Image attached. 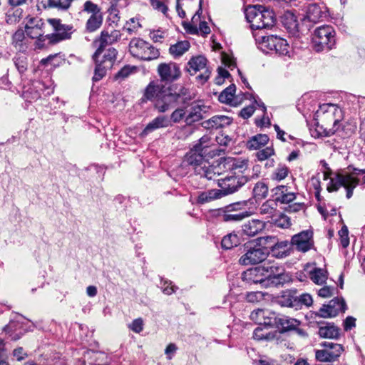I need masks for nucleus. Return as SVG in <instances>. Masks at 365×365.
<instances>
[{"label": "nucleus", "mask_w": 365, "mask_h": 365, "mask_svg": "<svg viewBox=\"0 0 365 365\" xmlns=\"http://www.w3.org/2000/svg\"><path fill=\"white\" fill-rule=\"evenodd\" d=\"M221 164L228 174L217 180L220 189H212L200 193L197 197L198 203L204 204L233 194L248 182L249 178L244 175L247 169V160L227 158Z\"/></svg>", "instance_id": "1"}, {"label": "nucleus", "mask_w": 365, "mask_h": 365, "mask_svg": "<svg viewBox=\"0 0 365 365\" xmlns=\"http://www.w3.org/2000/svg\"><path fill=\"white\" fill-rule=\"evenodd\" d=\"M365 187V169H359L349 165L346 170L337 173L330 178L327 185L329 192L337 191L341 187L346 189V197L349 199L353 195V190L357 186Z\"/></svg>", "instance_id": "2"}, {"label": "nucleus", "mask_w": 365, "mask_h": 365, "mask_svg": "<svg viewBox=\"0 0 365 365\" xmlns=\"http://www.w3.org/2000/svg\"><path fill=\"white\" fill-rule=\"evenodd\" d=\"M192 98L190 90L180 84L165 85L159 98L155 102V108L160 113H165L178 104L189 105Z\"/></svg>", "instance_id": "3"}, {"label": "nucleus", "mask_w": 365, "mask_h": 365, "mask_svg": "<svg viewBox=\"0 0 365 365\" xmlns=\"http://www.w3.org/2000/svg\"><path fill=\"white\" fill-rule=\"evenodd\" d=\"M343 116L342 110L333 103L320 105L314 114L315 119L327 126L324 128L325 136H331L339 130Z\"/></svg>", "instance_id": "4"}, {"label": "nucleus", "mask_w": 365, "mask_h": 365, "mask_svg": "<svg viewBox=\"0 0 365 365\" xmlns=\"http://www.w3.org/2000/svg\"><path fill=\"white\" fill-rule=\"evenodd\" d=\"M245 14L253 30L270 29L275 24L274 11L262 5L249 6L245 9Z\"/></svg>", "instance_id": "5"}, {"label": "nucleus", "mask_w": 365, "mask_h": 365, "mask_svg": "<svg viewBox=\"0 0 365 365\" xmlns=\"http://www.w3.org/2000/svg\"><path fill=\"white\" fill-rule=\"evenodd\" d=\"M336 32L329 25L317 27L312 35V47L317 52L331 50L336 44Z\"/></svg>", "instance_id": "6"}, {"label": "nucleus", "mask_w": 365, "mask_h": 365, "mask_svg": "<svg viewBox=\"0 0 365 365\" xmlns=\"http://www.w3.org/2000/svg\"><path fill=\"white\" fill-rule=\"evenodd\" d=\"M129 52L133 57L145 61L157 59L160 56L158 48L140 38H133L130 40Z\"/></svg>", "instance_id": "7"}, {"label": "nucleus", "mask_w": 365, "mask_h": 365, "mask_svg": "<svg viewBox=\"0 0 365 365\" xmlns=\"http://www.w3.org/2000/svg\"><path fill=\"white\" fill-rule=\"evenodd\" d=\"M24 29L29 38L36 39V48H43L46 46V41L49 44L48 34H44L46 32V24L41 19L38 17L29 18Z\"/></svg>", "instance_id": "8"}, {"label": "nucleus", "mask_w": 365, "mask_h": 365, "mask_svg": "<svg viewBox=\"0 0 365 365\" xmlns=\"http://www.w3.org/2000/svg\"><path fill=\"white\" fill-rule=\"evenodd\" d=\"M261 49L267 53H275L279 56L290 57V47L287 41L277 36H262L259 41Z\"/></svg>", "instance_id": "9"}, {"label": "nucleus", "mask_w": 365, "mask_h": 365, "mask_svg": "<svg viewBox=\"0 0 365 365\" xmlns=\"http://www.w3.org/2000/svg\"><path fill=\"white\" fill-rule=\"evenodd\" d=\"M264 277L265 282V287H278L283 285L289 281V275L285 272L283 266L279 265L277 263L264 264Z\"/></svg>", "instance_id": "10"}, {"label": "nucleus", "mask_w": 365, "mask_h": 365, "mask_svg": "<svg viewBox=\"0 0 365 365\" xmlns=\"http://www.w3.org/2000/svg\"><path fill=\"white\" fill-rule=\"evenodd\" d=\"M272 325L277 328L279 333L285 334L294 331L301 337H307L308 336L306 331L300 328L301 322L297 319L292 318L286 315H275L274 319L272 320Z\"/></svg>", "instance_id": "11"}, {"label": "nucleus", "mask_w": 365, "mask_h": 365, "mask_svg": "<svg viewBox=\"0 0 365 365\" xmlns=\"http://www.w3.org/2000/svg\"><path fill=\"white\" fill-rule=\"evenodd\" d=\"M247 202H237L221 209L220 217L223 222H237L249 217L250 212L245 210Z\"/></svg>", "instance_id": "12"}, {"label": "nucleus", "mask_w": 365, "mask_h": 365, "mask_svg": "<svg viewBox=\"0 0 365 365\" xmlns=\"http://www.w3.org/2000/svg\"><path fill=\"white\" fill-rule=\"evenodd\" d=\"M83 11L91 14L86 23V31L92 33L100 29L103 21L101 9L96 4L88 0L84 3Z\"/></svg>", "instance_id": "13"}, {"label": "nucleus", "mask_w": 365, "mask_h": 365, "mask_svg": "<svg viewBox=\"0 0 365 365\" xmlns=\"http://www.w3.org/2000/svg\"><path fill=\"white\" fill-rule=\"evenodd\" d=\"M322 348L315 351V358L321 362L336 361L344 351L343 346L331 341H324L319 344Z\"/></svg>", "instance_id": "14"}, {"label": "nucleus", "mask_w": 365, "mask_h": 365, "mask_svg": "<svg viewBox=\"0 0 365 365\" xmlns=\"http://www.w3.org/2000/svg\"><path fill=\"white\" fill-rule=\"evenodd\" d=\"M207 60L205 56L200 55L194 56L187 62L186 70L191 76L195 75L198 71H203L202 73L197 76V81L203 84L207 81L211 73V71L207 66Z\"/></svg>", "instance_id": "15"}, {"label": "nucleus", "mask_w": 365, "mask_h": 365, "mask_svg": "<svg viewBox=\"0 0 365 365\" xmlns=\"http://www.w3.org/2000/svg\"><path fill=\"white\" fill-rule=\"evenodd\" d=\"M48 22L53 28L55 33L48 34L49 44L68 39L72 34L73 26L61 24L59 19H48Z\"/></svg>", "instance_id": "16"}, {"label": "nucleus", "mask_w": 365, "mask_h": 365, "mask_svg": "<svg viewBox=\"0 0 365 365\" xmlns=\"http://www.w3.org/2000/svg\"><path fill=\"white\" fill-rule=\"evenodd\" d=\"M158 73L160 78V83H172L180 78L181 71L176 63H162L158 66Z\"/></svg>", "instance_id": "17"}, {"label": "nucleus", "mask_w": 365, "mask_h": 365, "mask_svg": "<svg viewBox=\"0 0 365 365\" xmlns=\"http://www.w3.org/2000/svg\"><path fill=\"white\" fill-rule=\"evenodd\" d=\"M327 11L324 6H319L317 4H310L307 6L306 15L302 19V26H305L307 29L309 30L312 26L309 23L316 24L324 18L327 17Z\"/></svg>", "instance_id": "18"}, {"label": "nucleus", "mask_w": 365, "mask_h": 365, "mask_svg": "<svg viewBox=\"0 0 365 365\" xmlns=\"http://www.w3.org/2000/svg\"><path fill=\"white\" fill-rule=\"evenodd\" d=\"M346 304L343 298H334L327 304H324L319 310L317 315L322 318H331L336 317L339 312H344Z\"/></svg>", "instance_id": "19"}, {"label": "nucleus", "mask_w": 365, "mask_h": 365, "mask_svg": "<svg viewBox=\"0 0 365 365\" xmlns=\"http://www.w3.org/2000/svg\"><path fill=\"white\" fill-rule=\"evenodd\" d=\"M241 278L250 286L259 284L262 287L266 288L262 265L247 269L242 272Z\"/></svg>", "instance_id": "20"}, {"label": "nucleus", "mask_w": 365, "mask_h": 365, "mask_svg": "<svg viewBox=\"0 0 365 365\" xmlns=\"http://www.w3.org/2000/svg\"><path fill=\"white\" fill-rule=\"evenodd\" d=\"M268 252L264 249L258 247L250 248L241 256L239 262L242 265L255 264L263 262L267 257Z\"/></svg>", "instance_id": "21"}, {"label": "nucleus", "mask_w": 365, "mask_h": 365, "mask_svg": "<svg viewBox=\"0 0 365 365\" xmlns=\"http://www.w3.org/2000/svg\"><path fill=\"white\" fill-rule=\"evenodd\" d=\"M312 237L313 232L312 231H302L292 237L291 244L295 246L297 250L305 252L313 247Z\"/></svg>", "instance_id": "22"}, {"label": "nucleus", "mask_w": 365, "mask_h": 365, "mask_svg": "<svg viewBox=\"0 0 365 365\" xmlns=\"http://www.w3.org/2000/svg\"><path fill=\"white\" fill-rule=\"evenodd\" d=\"M120 36L121 34L120 31L117 30L112 31L110 34H109L108 31H103L99 39L95 41V43H99V45L94 53V57L96 58L100 56L108 45L116 42L120 38Z\"/></svg>", "instance_id": "23"}, {"label": "nucleus", "mask_w": 365, "mask_h": 365, "mask_svg": "<svg viewBox=\"0 0 365 365\" xmlns=\"http://www.w3.org/2000/svg\"><path fill=\"white\" fill-rule=\"evenodd\" d=\"M207 154V150H203L200 145H195L186 154L183 163L192 166L201 165Z\"/></svg>", "instance_id": "24"}, {"label": "nucleus", "mask_w": 365, "mask_h": 365, "mask_svg": "<svg viewBox=\"0 0 365 365\" xmlns=\"http://www.w3.org/2000/svg\"><path fill=\"white\" fill-rule=\"evenodd\" d=\"M274 327L267 324L259 325L253 331V339L261 341H271L278 339V331L270 330Z\"/></svg>", "instance_id": "25"}, {"label": "nucleus", "mask_w": 365, "mask_h": 365, "mask_svg": "<svg viewBox=\"0 0 365 365\" xmlns=\"http://www.w3.org/2000/svg\"><path fill=\"white\" fill-rule=\"evenodd\" d=\"M282 22L287 31L293 36H298L302 30L303 26H299L297 16L290 11L284 13Z\"/></svg>", "instance_id": "26"}, {"label": "nucleus", "mask_w": 365, "mask_h": 365, "mask_svg": "<svg viewBox=\"0 0 365 365\" xmlns=\"http://www.w3.org/2000/svg\"><path fill=\"white\" fill-rule=\"evenodd\" d=\"M22 327V323L19 322L11 321L6 326L4 327V330L6 333L9 334L11 339L13 341L19 340L26 331H33L35 327L34 324L29 326L26 329H24L23 331H17Z\"/></svg>", "instance_id": "27"}, {"label": "nucleus", "mask_w": 365, "mask_h": 365, "mask_svg": "<svg viewBox=\"0 0 365 365\" xmlns=\"http://www.w3.org/2000/svg\"><path fill=\"white\" fill-rule=\"evenodd\" d=\"M206 106L198 103H192L185 117V123L190 125L204 118Z\"/></svg>", "instance_id": "28"}, {"label": "nucleus", "mask_w": 365, "mask_h": 365, "mask_svg": "<svg viewBox=\"0 0 365 365\" xmlns=\"http://www.w3.org/2000/svg\"><path fill=\"white\" fill-rule=\"evenodd\" d=\"M297 292L295 289H287L277 297V302L282 307H292L298 309V301H297Z\"/></svg>", "instance_id": "29"}, {"label": "nucleus", "mask_w": 365, "mask_h": 365, "mask_svg": "<svg viewBox=\"0 0 365 365\" xmlns=\"http://www.w3.org/2000/svg\"><path fill=\"white\" fill-rule=\"evenodd\" d=\"M274 313H270L267 310L258 309L250 314V319L259 325L267 324L272 326Z\"/></svg>", "instance_id": "30"}, {"label": "nucleus", "mask_w": 365, "mask_h": 365, "mask_svg": "<svg viewBox=\"0 0 365 365\" xmlns=\"http://www.w3.org/2000/svg\"><path fill=\"white\" fill-rule=\"evenodd\" d=\"M232 118L224 115H217L203 122L204 127L208 129H218L230 125Z\"/></svg>", "instance_id": "31"}, {"label": "nucleus", "mask_w": 365, "mask_h": 365, "mask_svg": "<svg viewBox=\"0 0 365 365\" xmlns=\"http://www.w3.org/2000/svg\"><path fill=\"white\" fill-rule=\"evenodd\" d=\"M170 125L171 122L167 116H157L145 126L142 132V135H147L157 129L167 128Z\"/></svg>", "instance_id": "32"}, {"label": "nucleus", "mask_w": 365, "mask_h": 365, "mask_svg": "<svg viewBox=\"0 0 365 365\" xmlns=\"http://www.w3.org/2000/svg\"><path fill=\"white\" fill-rule=\"evenodd\" d=\"M265 227V222L259 220H251L242 225L245 235L253 237L262 231Z\"/></svg>", "instance_id": "33"}, {"label": "nucleus", "mask_w": 365, "mask_h": 365, "mask_svg": "<svg viewBox=\"0 0 365 365\" xmlns=\"http://www.w3.org/2000/svg\"><path fill=\"white\" fill-rule=\"evenodd\" d=\"M164 86L158 81H151L146 86L143 97L148 101L155 100V102L159 98L161 91L163 90Z\"/></svg>", "instance_id": "34"}, {"label": "nucleus", "mask_w": 365, "mask_h": 365, "mask_svg": "<svg viewBox=\"0 0 365 365\" xmlns=\"http://www.w3.org/2000/svg\"><path fill=\"white\" fill-rule=\"evenodd\" d=\"M291 245L288 241L284 240L279 242L276 238L274 243L272 245L271 254L277 258H284L288 256L290 253Z\"/></svg>", "instance_id": "35"}, {"label": "nucleus", "mask_w": 365, "mask_h": 365, "mask_svg": "<svg viewBox=\"0 0 365 365\" xmlns=\"http://www.w3.org/2000/svg\"><path fill=\"white\" fill-rule=\"evenodd\" d=\"M340 329L333 323L326 322L324 326L319 328L318 334L322 338L337 339Z\"/></svg>", "instance_id": "36"}, {"label": "nucleus", "mask_w": 365, "mask_h": 365, "mask_svg": "<svg viewBox=\"0 0 365 365\" xmlns=\"http://www.w3.org/2000/svg\"><path fill=\"white\" fill-rule=\"evenodd\" d=\"M25 31L21 29H19L14 32L11 37L12 46L20 52H24L27 48V46L25 42Z\"/></svg>", "instance_id": "37"}, {"label": "nucleus", "mask_w": 365, "mask_h": 365, "mask_svg": "<svg viewBox=\"0 0 365 365\" xmlns=\"http://www.w3.org/2000/svg\"><path fill=\"white\" fill-rule=\"evenodd\" d=\"M269 141V137L266 134H257L252 136L247 142V146L250 150H259L265 145Z\"/></svg>", "instance_id": "38"}, {"label": "nucleus", "mask_w": 365, "mask_h": 365, "mask_svg": "<svg viewBox=\"0 0 365 365\" xmlns=\"http://www.w3.org/2000/svg\"><path fill=\"white\" fill-rule=\"evenodd\" d=\"M98 58L99 56L95 58L94 54L93 55V58L96 62V68L93 76V81H99L101 80L106 76L107 71L111 68L106 67V64L100 61Z\"/></svg>", "instance_id": "39"}, {"label": "nucleus", "mask_w": 365, "mask_h": 365, "mask_svg": "<svg viewBox=\"0 0 365 365\" xmlns=\"http://www.w3.org/2000/svg\"><path fill=\"white\" fill-rule=\"evenodd\" d=\"M190 48V43L187 41H179L174 45H171L169 51L175 56L178 57L185 53Z\"/></svg>", "instance_id": "40"}, {"label": "nucleus", "mask_w": 365, "mask_h": 365, "mask_svg": "<svg viewBox=\"0 0 365 365\" xmlns=\"http://www.w3.org/2000/svg\"><path fill=\"white\" fill-rule=\"evenodd\" d=\"M268 186L264 182H258L255 184L253 188V196L257 200H262L267 196Z\"/></svg>", "instance_id": "41"}, {"label": "nucleus", "mask_w": 365, "mask_h": 365, "mask_svg": "<svg viewBox=\"0 0 365 365\" xmlns=\"http://www.w3.org/2000/svg\"><path fill=\"white\" fill-rule=\"evenodd\" d=\"M236 91V87L234 84L230 85L225 90H223L221 93L219 95L218 100L220 102L223 103H231L235 93Z\"/></svg>", "instance_id": "42"}, {"label": "nucleus", "mask_w": 365, "mask_h": 365, "mask_svg": "<svg viewBox=\"0 0 365 365\" xmlns=\"http://www.w3.org/2000/svg\"><path fill=\"white\" fill-rule=\"evenodd\" d=\"M23 11L21 9H9L6 14V22L8 24L14 25L17 24L21 19Z\"/></svg>", "instance_id": "43"}, {"label": "nucleus", "mask_w": 365, "mask_h": 365, "mask_svg": "<svg viewBox=\"0 0 365 365\" xmlns=\"http://www.w3.org/2000/svg\"><path fill=\"white\" fill-rule=\"evenodd\" d=\"M276 237L274 236H265L258 237L257 241V245L259 246L260 249H264L267 251L268 254L271 252V250L272 249V245L274 243Z\"/></svg>", "instance_id": "44"}, {"label": "nucleus", "mask_w": 365, "mask_h": 365, "mask_svg": "<svg viewBox=\"0 0 365 365\" xmlns=\"http://www.w3.org/2000/svg\"><path fill=\"white\" fill-rule=\"evenodd\" d=\"M289 173V169L284 164H279L273 171L271 178L276 181H281L286 178Z\"/></svg>", "instance_id": "45"}, {"label": "nucleus", "mask_w": 365, "mask_h": 365, "mask_svg": "<svg viewBox=\"0 0 365 365\" xmlns=\"http://www.w3.org/2000/svg\"><path fill=\"white\" fill-rule=\"evenodd\" d=\"M239 244V238L236 234L230 233L225 235L222 241V247L225 250H230Z\"/></svg>", "instance_id": "46"}, {"label": "nucleus", "mask_w": 365, "mask_h": 365, "mask_svg": "<svg viewBox=\"0 0 365 365\" xmlns=\"http://www.w3.org/2000/svg\"><path fill=\"white\" fill-rule=\"evenodd\" d=\"M118 54V51L114 48H109L103 56V59L101 61L102 63L106 64V67L112 68Z\"/></svg>", "instance_id": "47"}, {"label": "nucleus", "mask_w": 365, "mask_h": 365, "mask_svg": "<svg viewBox=\"0 0 365 365\" xmlns=\"http://www.w3.org/2000/svg\"><path fill=\"white\" fill-rule=\"evenodd\" d=\"M309 277L313 282L317 284H322L327 279L325 272L321 268H314L309 272Z\"/></svg>", "instance_id": "48"}, {"label": "nucleus", "mask_w": 365, "mask_h": 365, "mask_svg": "<svg viewBox=\"0 0 365 365\" xmlns=\"http://www.w3.org/2000/svg\"><path fill=\"white\" fill-rule=\"evenodd\" d=\"M14 63L20 73H24L28 67L27 58L24 54H18L14 58Z\"/></svg>", "instance_id": "49"}, {"label": "nucleus", "mask_w": 365, "mask_h": 365, "mask_svg": "<svg viewBox=\"0 0 365 365\" xmlns=\"http://www.w3.org/2000/svg\"><path fill=\"white\" fill-rule=\"evenodd\" d=\"M186 113L185 107L178 108L171 113L169 120L174 123H178L183 119L185 120Z\"/></svg>", "instance_id": "50"}, {"label": "nucleus", "mask_w": 365, "mask_h": 365, "mask_svg": "<svg viewBox=\"0 0 365 365\" xmlns=\"http://www.w3.org/2000/svg\"><path fill=\"white\" fill-rule=\"evenodd\" d=\"M48 6L66 11L70 8L69 0H48Z\"/></svg>", "instance_id": "51"}, {"label": "nucleus", "mask_w": 365, "mask_h": 365, "mask_svg": "<svg viewBox=\"0 0 365 365\" xmlns=\"http://www.w3.org/2000/svg\"><path fill=\"white\" fill-rule=\"evenodd\" d=\"M135 69V68L134 66L126 65L117 72L114 78L115 80H124L125 78L128 77L132 73H133Z\"/></svg>", "instance_id": "52"}, {"label": "nucleus", "mask_w": 365, "mask_h": 365, "mask_svg": "<svg viewBox=\"0 0 365 365\" xmlns=\"http://www.w3.org/2000/svg\"><path fill=\"white\" fill-rule=\"evenodd\" d=\"M214 169L215 168L213 166L206 167L204 165L200 168L197 173L201 177L205 178L207 180H214L216 176V173L214 171Z\"/></svg>", "instance_id": "53"}, {"label": "nucleus", "mask_w": 365, "mask_h": 365, "mask_svg": "<svg viewBox=\"0 0 365 365\" xmlns=\"http://www.w3.org/2000/svg\"><path fill=\"white\" fill-rule=\"evenodd\" d=\"M274 154V150L272 147H266L264 149L259 150L256 153V157L259 161L267 160L269 157Z\"/></svg>", "instance_id": "54"}, {"label": "nucleus", "mask_w": 365, "mask_h": 365, "mask_svg": "<svg viewBox=\"0 0 365 365\" xmlns=\"http://www.w3.org/2000/svg\"><path fill=\"white\" fill-rule=\"evenodd\" d=\"M272 200H267L264 202L259 208V212L263 215H269V216H272L275 212V208L273 205Z\"/></svg>", "instance_id": "55"}, {"label": "nucleus", "mask_w": 365, "mask_h": 365, "mask_svg": "<svg viewBox=\"0 0 365 365\" xmlns=\"http://www.w3.org/2000/svg\"><path fill=\"white\" fill-rule=\"evenodd\" d=\"M143 320L142 318L134 319L129 325L128 328L133 332L139 334L143 330Z\"/></svg>", "instance_id": "56"}, {"label": "nucleus", "mask_w": 365, "mask_h": 365, "mask_svg": "<svg viewBox=\"0 0 365 365\" xmlns=\"http://www.w3.org/2000/svg\"><path fill=\"white\" fill-rule=\"evenodd\" d=\"M297 301H298V309H301L302 305L310 306L312 304V297L309 294H302L299 296L297 294Z\"/></svg>", "instance_id": "57"}, {"label": "nucleus", "mask_w": 365, "mask_h": 365, "mask_svg": "<svg viewBox=\"0 0 365 365\" xmlns=\"http://www.w3.org/2000/svg\"><path fill=\"white\" fill-rule=\"evenodd\" d=\"M287 191V186L284 185H279L274 188H273L271 192L272 193V197H274V200H272L273 202H280V198H282V195L284 194V192Z\"/></svg>", "instance_id": "58"}, {"label": "nucleus", "mask_w": 365, "mask_h": 365, "mask_svg": "<svg viewBox=\"0 0 365 365\" xmlns=\"http://www.w3.org/2000/svg\"><path fill=\"white\" fill-rule=\"evenodd\" d=\"M127 4V0H110V7L109 11L111 14L117 16L118 12V7L124 6Z\"/></svg>", "instance_id": "59"}, {"label": "nucleus", "mask_w": 365, "mask_h": 365, "mask_svg": "<svg viewBox=\"0 0 365 365\" xmlns=\"http://www.w3.org/2000/svg\"><path fill=\"white\" fill-rule=\"evenodd\" d=\"M153 8L158 11H161L163 14L166 15L168 8V6L160 0H149Z\"/></svg>", "instance_id": "60"}, {"label": "nucleus", "mask_w": 365, "mask_h": 365, "mask_svg": "<svg viewBox=\"0 0 365 365\" xmlns=\"http://www.w3.org/2000/svg\"><path fill=\"white\" fill-rule=\"evenodd\" d=\"M255 109H256V106H254L253 104H251L248 106L243 108L240 110L239 115L244 119H248L249 118H250L252 115Z\"/></svg>", "instance_id": "61"}, {"label": "nucleus", "mask_w": 365, "mask_h": 365, "mask_svg": "<svg viewBox=\"0 0 365 365\" xmlns=\"http://www.w3.org/2000/svg\"><path fill=\"white\" fill-rule=\"evenodd\" d=\"M263 299V294L261 292H251L246 294L247 302L255 303L259 302Z\"/></svg>", "instance_id": "62"}, {"label": "nucleus", "mask_w": 365, "mask_h": 365, "mask_svg": "<svg viewBox=\"0 0 365 365\" xmlns=\"http://www.w3.org/2000/svg\"><path fill=\"white\" fill-rule=\"evenodd\" d=\"M296 198L295 193L291 191H289L288 187H287V191L284 192L282 195V198H280L281 203L287 204L292 201H294Z\"/></svg>", "instance_id": "63"}, {"label": "nucleus", "mask_w": 365, "mask_h": 365, "mask_svg": "<svg viewBox=\"0 0 365 365\" xmlns=\"http://www.w3.org/2000/svg\"><path fill=\"white\" fill-rule=\"evenodd\" d=\"M13 356L16 357L17 361H21L26 359L28 355L22 347H18L13 351Z\"/></svg>", "instance_id": "64"}]
</instances>
